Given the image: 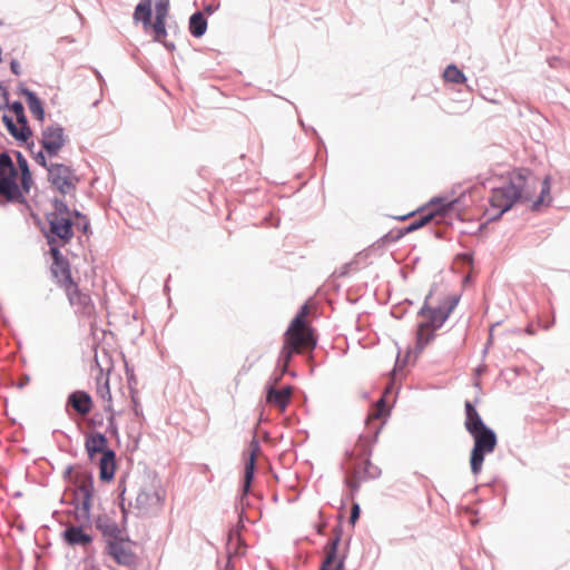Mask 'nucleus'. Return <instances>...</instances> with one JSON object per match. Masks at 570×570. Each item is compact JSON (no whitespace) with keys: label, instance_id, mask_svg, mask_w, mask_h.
<instances>
[{"label":"nucleus","instance_id":"obj_29","mask_svg":"<svg viewBox=\"0 0 570 570\" xmlns=\"http://www.w3.org/2000/svg\"><path fill=\"white\" fill-rule=\"evenodd\" d=\"M551 184L550 177L546 176L541 181V190L539 197L533 200L531 205V209L533 212H538L542 205L549 206L552 202V197L550 196Z\"/></svg>","mask_w":570,"mask_h":570},{"label":"nucleus","instance_id":"obj_42","mask_svg":"<svg viewBox=\"0 0 570 570\" xmlns=\"http://www.w3.org/2000/svg\"><path fill=\"white\" fill-rule=\"evenodd\" d=\"M13 154L16 156L17 164H18V168H17L18 173L20 171V174H22V173H26V171H30V167H29L28 160L22 155V153L19 151V150H14Z\"/></svg>","mask_w":570,"mask_h":570},{"label":"nucleus","instance_id":"obj_7","mask_svg":"<svg viewBox=\"0 0 570 570\" xmlns=\"http://www.w3.org/2000/svg\"><path fill=\"white\" fill-rule=\"evenodd\" d=\"M94 493V474L86 472L81 475V481L73 491L72 499L69 502L77 510L76 520L78 522H90Z\"/></svg>","mask_w":570,"mask_h":570},{"label":"nucleus","instance_id":"obj_1","mask_svg":"<svg viewBox=\"0 0 570 570\" xmlns=\"http://www.w3.org/2000/svg\"><path fill=\"white\" fill-rule=\"evenodd\" d=\"M538 183L539 179L528 168H517L509 173L508 181L503 186L491 189L490 207L485 210L488 220L500 219L519 200H532Z\"/></svg>","mask_w":570,"mask_h":570},{"label":"nucleus","instance_id":"obj_53","mask_svg":"<svg viewBox=\"0 0 570 570\" xmlns=\"http://www.w3.org/2000/svg\"><path fill=\"white\" fill-rule=\"evenodd\" d=\"M377 403H380L382 405V409L377 410L376 413L374 414L375 419L380 417V416H383L385 414L389 413V411L386 410V405H385V400L384 397H380V400L377 401Z\"/></svg>","mask_w":570,"mask_h":570},{"label":"nucleus","instance_id":"obj_27","mask_svg":"<svg viewBox=\"0 0 570 570\" xmlns=\"http://www.w3.org/2000/svg\"><path fill=\"white\" fill-rule=\"evenodd\" d=\"M246 546L239 533V529H229L227 535V553L229 559L233 556H243L245 553Z\"/></svg>","mask_w":570,"mask_h":570},{"label":"nucleus","instance_id":"obj_36","mask_svg":"<svg viewBox=\"0 0 570 570\" xmlns=\"http://www.w3.org/2000/svg\"><path fill=\"white\" fill-rule=\"evenodd\" d=\"M53 210L47 214H56L58 217H71V210L62 198L55 197L51 199Z\"/></svg>","mask_w":570,"mask_h":570},{"label":"nucleus","instance_id":"obj_52","mask_svg":"<svg viewBox=\"0 0 570 570\" xmlns=\"http://www.w3.org/2000/svg\"><path fill=\"white\" fill-rule=\"evenodd\" d=\"M17 90H18V94L22 95L26 98V100L29 99L30 95H36L35 91L30 90L23 83H19Z\"/></svg>","mask_w":570,"mask_h":570},{"label":"nucleus","instance_id":"obj_10","mask_svg":"<svg viewBox=\"0 0 570 570\" xmlns=\"http://www.w3.org/2000/svg\"><path fill=\"white\" fill-rule=\"evenodd\" d=\"M306 314L307 306L303 305L295 317L291 321V324L285 332V336L303 340L307 342V346L309 348H315L317 338L314 330L312 327H307L306 330L303 328L306 325Z\"/></svg>","mask_w":570,"mask_h":570},{"label":"nucleus","instance_id":"obj_17","mask_svg":"<svg viewBox=\"0 0 570 570\" xmlns=\"http://www.w3.org/2000/svg\"><path fill=\"white\" fill-rule=\"evenodd\" d=\"M94 406L92 397L90 394L82 390L71 392L66 401V411L72 409L78 415H88Z\"/></svg>","mask_w":570,"mask_h":570},{"label":"nucleus","instance_id":"obj_57","mask_svg":"<svg viewBox=\"0 0 570 570\" xmlns=\"http://www.w3.org/2000/svg\"><path fill=\"white\" fill-rule=\"evenodd\" d=\"M131 401L134 403L132 410H134L135 415L136 416L142 415V412H141V409H140V405H139L137 399L135 396H132Z\"/></svg>","mask_w":570,"mask_h":570},{"label":"nucleus","instance_id":"obj_2","mask_svg":"<svg viewBox=\"0 0 570 570\" xmlns=\"http://www.w3.org/2000/svg\"><path fill=\"white\" fill-rule=\"evenodd\" d=\"M85 448L90 462L99 459V479L102 482H110L115 478L117 461L116 452L108 446V439L105 433L92 432L86 436Z\"/></svg>","mask_w":570,"mask_h":570},{"label":"nucleus","instance_id":"obj_54","mask_svg":"<svg viewBox=\"0 0 570 570\" xmlns=\"http://www.w3.org/2000/svg\"><path fill=\"white\" fill-rule=\"evenodd\" d=\"M10 69H11V72L13 75H16V76H20L21 75V66H20L18 60H16V59L11 60Z\"/></svg>","mask_w":570,"mask_h":570},{"label":"nucleus","instance_id":"obj_35","mask_svg":"<svg viewBox=\"0 0 570 570\" xmlns=\"http://www.w3.org/2000/svg\"><path fill=\"white\" fill-rule=\"evenodd\" d=\"M362 481L364 480L361 469L354 466L351 475L345 479V484L346 487L350 488L352 494H355L356 492H358Z\"/></svg>","mask_w":570,"mask_h":570},{"label":"nucleus","instance_id":"obj_15","mask_svg":"<svg viewBox=\"0 0 570 570\" xmlns=\"http://www.w3.org/2000/svg\"><path fill=\"white\" fill-rule=\"evenodd\" d=\"M27 202L22 195L21 187L17 179L3 177L0 179V206L8 204H24Z\"/></svg>","mask_w":570,"mask_h":570},{"label":"nucleus","instance_id":"obj_49","mask_svg":"<svg viewBox=\"0 0 570 570\" xmlns=\"http://www.w3.org/2000/svg\"><path fill=\"white\" fill-rule=\"evenodd\" d=\"M245 520H247V517L245 512V507H243V509H240V512L238 513V522L232 529H239V533H242V530L245 528Z\"/></svg>","mask_w":570,"mask_h":570},{"label":"nucleus","instance_id":"obj_51","mask_svg":"<svg viewBox=\"0 0 570 570\" xmlns=\"http://www.w3.org/2000/svg\"><path fill=\"white\" fill-rule=\"evenodd\" d=\"M401 238L402 237H395V230H391L387 234H385L384 236H382L381 240H382V243L386 244V243H395V242L400 240Z\"/></svg>","mask_w":570,"mask_h":570},{"label":"nucleus","instance_id":"obj_64","mask_svg":"<svg viewBox=\"0 0 570 570\" xmlns=\"http://www.w3.org/2000/svg\"><path fill=\"white\" fill-rule=\"evenodd\" d=\"M72 470H73V466L72 465H68L63 472V478L65 479H69L71 476V473H72Z\"/></svg>","mask_w":570,"mask_h":570},{"label":"nucleus","instance_id":"obj_61","mask_svg":"<svg viewBox=\"0 0 570 570\" xmlns=\"http://www.w3.org/2000/svg\"><path fill=\"white\" fill-rule=\"evenodd\" d=\"M351 267H352V263H347V264L343 265L338 275L346 276L348 274Z\"/></svg>","mask_w":570,"mask_h":570},{"label":"nucleus","instance_id":"obj_22","mask_svg":"<svg viewBox=\"0 0 570 570\" xmlns=\"http://www.w3.org/2000/svg\"><path fill=\"white\" fill-rule=\"evenodd\" d=\"M325 558L318 570H344L347 552L338 557V547L326 543L324 547Z\"/></svg>","mask_w":570,"mask_h":570},{"label":"nucleus","instance_id":"obj_21","mask_svg":"<svg viewBox=\"0 0 570 570\" xmlns=\"http://www.w3.org/2000/svg\"><path fill=\"white\" fill-rule=\"evenodd\" d=\"M249 446L250 452L245 461L244 469V494L250 492L252 482L254 480L256 471L257 453L261 450L259 442L255 436L252 439Z\"/></svg>","mask_w":570,"mask_h":570},{"label":"nucleus","instance_id":"obj_20","mask_svg":"<svg viewBox=\"0 0 570 570\" xmlns=\"http://www.w3.org/2000/svg\"><path fill=\"white\" fill-rule=\"evenodd\" d=\"M94 523L96 529L100 531V533L105 538L106 542L108 540H115L124 535L118 523L106 513L98 514L95 518Z\"/></svg>","mask_w":570,"mask_h":570},{"label":"nucleus","instance_id":"obj_19","mask_svg":"<svg viewBox=\"0 0 570 570\" xmlns=\"http://www.w3.org/2000/svg\"><path fill=\"white\" fill-rule=\"evenodd\" d=\"M293 386L286 385L282 389H276L272 384L266 385V402L275 405L281 411H285L291 402Z\"/></svg>","mask_w":570,"mask_h":570},{"label":"nucleus","instance_id":"obj_26","mask_svg":"<svg viewBox=\"0 0 570 570\" xmlns=\"http://www.w3.org/2000/svg\"><path fill=\"white\" fill-rule=\"evenodd\" d=\"M464 407H465L464 426H465V430L469 432V434L488 426L484 423V421L482 420L481 415L476 411L475 405L472 402L465 401Z\"/></svg>","mask_w":570,"mask_h":570},{"label":"nucleus","instance_id":"obj_28","mask_svg":"<svg viewBox=\"0 0 570 570\" xmlns=\"http://www.w3.org/2000/svg\"><path fill=\"white\" fill-rule=\"evenodd\" d=\"M207 19L202 11H196L189 17V32L195 38H202L207 31Z\"/></svg>","mask_w":570,"mask_h":570},{"label":"nucleus","instance_id":"obj_5","mask_svg":"<svg viewBox=\"0 0 570 570\" xmlns=\"http://www.w3.org/2000/svg\"><path fill=\"white\" fill-rule=\"evenodd\" d=\"M431 204L433 205V207L428 213L420 215L407 226L395 229V237H404L406 234H410L426 226L434 219L436 220L438 224L441 222H445L449 214L458 208V205L460 204V198H455L450 202H443V199L441 198H435L431 200Z\"/></svg>","mask_w":570,"mask_h":570},{"label":"nucleus","instance_id":"obj_34","mask_svg":"<svg viewBox=\"0 0 570 570\" xmlns=\"http://www.w3.org/2000/svg\"><path fill=\"white\" fill-rule=\"evenodd\" d=\"M443 78L453 83H464L466 81L465 75L455 65H449L445 68Z\"/></svg>","mask_w":570,"mask_h":570},{"label":"nucleus","instance_id":"obj_6","mask_svg":"<svg viewBox=\"0 0 570 570\" xmlns=\"http://www.w3.org/2000/svg\"><path fill=\"white\" fill-rule=\"evenodd\" d=\"M474 444L470 455V466L473 475H478L483 465L487 454L494 451L498 444L497 433L490 426H485L470 434Z\"/></svg>","mask_w":570,"mask_h":570},{"label":"nucleus","instance_id":"obj_59","mask_svg":"<svg viewBox=\"0 0 570 570\" xmlns=\"http://www.w3.org/2000/svg\"><path fill=\"white\" fill-rule=\"evenodd\" d=\"M126 375H127L129 385H131L132 382L136 383L134 370L129 368L128 363H126Z\"/></svg>","mask_w":570,"mask_h":570},{"label":"nucleus","instance_id":"obj_58","mask_svg":"<svg viewBox=\"0 0 570 570\" xmlns=\"http://www.w3.org/2000/svg\"><path fill=\"white\" fill-rule=\"evenodd\" d=\"M30 382V376L28 374H24L21 376V379L17 383L18 389L24 387Z\"/></svg>","mask_w":570,"mask_h":570},{"label":"nucleus","instance_id":"obj_45","mask_svg":"<svg viewBox=\"0 0 570 570\" xmlns=\"http://www.w3.org/2000/svg\"><path fill=\"white\" fill-rule=\"evenodd\" d=\"M343 535V529L341 524H337L333 529V537L327 541L330 544H334L336 547H340L341 540Z\"/></svg>","mask_w":570,"mask_h":570},{"label":"nucleus","instance_id":"obj_62","mask_svg":"<svg viewBox=\"0 0 570 570\" xmlns=\"http://www.w3.org/2000/svg\"><path fill=\"white\" fill-rule=\"evenodd\" d=\"M90 424L95 428V426H100L102 425V416L100 415L99 417H97V415H95L91 420H90Z\"/></svg>","mask_w":570,"mask_h":570},{"label":"nucleus","instance_id":"obj_16","mask_svg":"<svg viewBox=\"0 0 570 570\" xmlns=\"http://www.w3.org/2000/svg\"><path fill=\"white\" fill-rule=\"evenodd\" d=\"M63 542L70 547H81L85 550L91 546L94 538L87 533L82 525L69 524L61 532Z\"/></svg>","mask_w":570,"mask_h":570},{"label":"nucleus","instance_id":"obj_43","mask_svg":"<svg viewBox=\"0 0 570 570\" xmlns=\"http://www.w3.org/2000/svg\"><path fill=\"white\" fill-rule=\"evenodd\" d=\"M109 415L107 416V432L111 435L117 436L118 435V425L115 417V412L111 409V412H107Z\"/></svg>","mask_w":570,"mask_h":570},{"label":"nucleus","instance_id":"obj_40","mask_svg":"<svg viewBox=\"0 0 570 570\" xmlns=\"http://www.w3.org/2000/svg\"><path fill=\"white\" fill-rule=\"evenodd\" d=\"M460 302V295H450L448 296L442 305H440L443 308V312H449V316L454 311V308L458 306Z\"/></svg>","mask_w":570,"mask_h":570},{"label":"nucleus","instance_id":"obj_46","mask_svg":"<svg viewBox=\"0 0 570 570\" xmlns=\"http://www.w3.org/2000/svg\"><path fill=\"white\" fill-rule=\"evenodd\" d=\"M118 489L120 490V492H119V500H120L119 505H120V510H121V513H122V518H124V520H126L127 519V514H128V510L125 507L126 487L122 485L121 481L119 482Z\"/></svg>","mask_w":570,"mask_h":570},{"label":"nucleus","instance_id":"obj_25","mask_svg":"<svg viewBox=\"0 0 570 570\" xmlns=\"http://www.w3.org/2000/svg\"><path fill=\"white\" fill-rule=\"evenodd\" d=\"M163 497L158 491H149L146 488H141L137 493L135 508L140 511H147L151 507L159 505Z\"/></svg>","mask_w":570,"mask_h":570},{"label":"nucleus","instance_id":"obj_56","mask_svg":"<svg viewBox=\"0 0 570 570\" xmlns=\"http://www.w3.org/2000/svg\"><path fill=\"white\" fill-rule=\"evenodd\" d=\"M288 365L289 364H285V363H278L277 362V367L276 370L278 371V373L284 376L285 374L289 373V370H288Z\"/></svg>","mask_w":570,"mask_h":570},{"label":"nucleus","instance_id":"obj_50","mask_svg":"<svg viewBox=\"0 0 570 570\" xmlns=\"http://www.w3.org/2000/svg\"><path fill=\"white\" fill-rule=\"evenodd\" d=\"M497 324L492 325L490 327V331H489V338H488V342L485 343L483 350H482V356L485 357V355L488 354L489 352V348L491 347V345L493 344V328Z\"/></svg>","mask_w":570,"mask_h":570},{"label":"nucleus","instance_id":"obj_9","mask_svg":"<svg viewBox=\"0 0 570 570\" xmlns=\"http://www.w3.org/2000/svg\"><path fill=\"white\" fill-rule=\"evenodd\" d=\"M49 254L52 258V263L50 266V274L55 283L60 288L70 287L72 283H75L71 275V267L68 258L61 253L60 248L52 247L49 248Z\"/></svg>","mask_w":570,"mask_h":570},{"label":"nucleus","instance_id":"obj_33","mask_svg":"<svg viewBox=\"0 0 570 570\" xmlns=\"http://www.w3.org/2000/svg\"><path fill=\"white\" fill-rule=\"evenodd\" d=\"M26 101H27L30 112L35 116V118L39 121H43L46 112H45L43 104H42L41 99L37 96V94L30 95L29 99Z\"/></svg>","mask_w":570,"mask_h":570},{"label":"nucleus","instance_id":"obj_55","mask_svg":"<svg viewBox=\"0 0 570 570\" xmlns=\"http://www.w3.org/2000/svg\"><path fill=\"white\" fill-rule=\"evenodd\" d=\"M283 379V376L278 373V371L276 370L269 377V382L268 384H272L275 386V384H278L281 382V380Z\"/></svg>","mask_w":570,"mask_h":570},{"label":"nucleus","instance_id":"obj_31","mask_svg":"<svg viewBox=\"0 0 570 570\" xmlns=\"http://www.w3.org/2000/svg\"><path fill=\"white\" fill-rule=\"evenodd\" d=\"M435 338V331L421 328L417 325L416 336H415V353L420 354L426 347L429 343H431Z\"/></svg>","mask_w":570,"mask_h":570},{"label":"nucleus","instance_id":"obj_39","mask_svg":"<svg viewBox=\"0 0 570 570\" xmlns=\"http://www.w3.org/2000/svg\"><path fill=\"white\" fill-rule=\"evenodd\" d=\"M97 393L102 400H106L108 402L104 407L105 412H111V393L108 380L102 385L98 386Z\"/></svg>","mask_w":570,"mask_h":570},{"label":"nucleus","instance_id":"obj_18","mask_svg":"<svg viewBox=\"0 0 570 570\" xmlns=\"http://www.w3.org/2000/svg\"><path fill=\"white\" fill-rule=\"evenodd\" d=\"M159 0H140L134 11L132 20L135 23H141L145 31L149 30L153 21V3L155 4V13L157 14V2ZM169 7V0H161Z\"/></svg>","mask_w":570,"mask_h":570},{"label":"nucleus","instance_id":"obj_13","mask_svg":"<svg viewBox=\"0 0 570 570\" xmlns=\"http://www.w3.org/2000/svg\"><path fill=\"white\" fill-rule=\"evenodd\" d=\"M430 293L425 301L431 296ZM417 315L426 317L428 320L424 322L419 323L421 328H428V330H439L443 326V324L449 318V312H443V308L441 306L438 307H430L428 305V302H424L423 306L420 308Z\"/></svg>","mask_w":570,"mask_h":570},{"label":"nucleus","instance_id":"obj_63","mask_svg":"<svg viewBox=\"0 0 570 570\" xmlns=\"http://www.w3.org/2000/svg\"><path fill=\"white\" fill-rule=\"evenodd\" d=\"M164 45V47L169 50V51H174L176 46L174 42H169V41H165V39L163 40L161 42Z\"/></svg>","mask_w":570,"mask_h":570},{"label":"nucleus","instance_id":"obj_12","mask_svg":"<svg viewBox=\"0 0 570 570\" xmlns=\"http://www.w3.org/2000/svg\"><path fill=\"white\" fill-rule=\"evenodd\" d=\"M67 137L65 129L59 124H52L43 128L41 146L49 157H55L65 146Z\"/></svg>","mask_w":570,"mask_h":570},{"label":"nucleus","instance_id":"obj_47","mask_svg":"<svg viewBox=\"0 0 570 570\" xmlns=\"http://www.w3.org/2000/svg\"><path fill=\"white\" fill-rule=\"evenodd\" d=\"M45 153L46 151L43 150H39L37 154H35L33 159L39 166L46 168L49 173L50 163L47 161Z\"/></svg>","mask_w":570,"mask_h":570},{"label":"nucleus","instance_id":"obj_60","mask_svg":"<svg viewBox=\"0 0 570 570\" xmlns=\"http://www.w3.org/2000/svg\"><path fill=\"white\" fill-rule=\"evenodd\" d=\"M126 375H127L129 385H131L132 382L136 383L134 370L129 368L128 363H126Z\"/></svg>","mask_w":570,"mask_h":570},{"label":"nucleus","instance_id":"obj_11","mask_svg":"<svg viewBox=\"0 0 570 570\" xmlns=\"http://www.w3.org/2000/svg\"><path fill=\"white\" fill-rule=\"evenodd\" d=\"M130 542L128 535H121L115 540H108L106 543V553L110 556L115 562L122 567H130L135 563L136 554L127 547Z\"/></svg>","mask_w":570,"mask_h":570},{"label":"nucleus","instance_id":"obj_44","mask_svg":"<svg viewBox=\"0 0 570 570\" xmlns=\"http://www.w3.org/2000/svg\"><path fill=\"white\" fill-rule=\"evenodd\" d=\"M248 494L249 493L244 494V483H243L240 494L237 497L236 502H235V510L237 511V513L240 512V509H243V507H245V509H246L249 505V503L247 501Z\"/></svg>","mask_w":570,"mask_h":570},{"label":"nucleus","instance_id":"obj_8","mask_svg":"<svg viewBox=\"0 0 570 570\" xmlns=\"http://www.w3.org/2000/svg\"><path fill=\"white\" fill-rule=\"evenodd\" d=\"M48 181L51 183L61 195H67L76 190L79 178L76 176L72 167L60 163H50Z\"/></svg>","mask_w":570,"mask_h":570},{"label":"nucleus","instance_id":"obj_24","mask_svg":"<svg viewBox=\"0 0 570 570\" xmlns=\"http://www.w3.org/2000/svg\"><path fill=\"white\" fill-rule=\"evenodd\" d=\"M302 350H311L307 342L298 338L285 336L283 347L278 355V363L289 364L293 356Z\"/></svg>","mask_w":570,"mask_h":570},{"label":"nucleus","instance_id":"obj_37","mask_svg":"<svg viewBox=\"0 0 570 570\" xmlns=\"http://www.w3.org/2000/svg\"><path fill=\"white\" fill-rule=\"evenodd\" d=\"M0 90H1L2 98L4 100L6 108H8L14 115L21 114L24 111L23 104L20 100H14L12 102L9 101V92L2 83H0Z\"/></svg>","mask_w":570,"mask_h":570},{"label":"nucleus","instance_id":"obj_32","mask_svg":"<svg viewBox=\"0 0 570 570\" xmlns=\"http://www.w3.org/2000/svg\"><path fill=\"white\" fill-rule=\"evenodd\" d=\"M2 122L4 127L7 128L8 132L18 141L21 144H27L26 141V130H20L17 122H14L13 118L7 114L2 115Z\"/></svg>","mask_w":570,"mask_h":570},{"label":"nucleus","instance_id":"obj_14","mask_svg":"<svg viewBox=\"0 0 570 570\" xmlns=\"http://www.w3.org/2000/svg\"><path fill=\"white\" fill-rule=\"evenodd\" d=\"M68 301L71 306L76 307V312L82 315H91L95 311V306L92 304L91 297L89 294L80 291L78 284L75 282L66 288H63Z\"/></svg>","mask_w":570,"mask_h":570},{"label":"nucleus","instance_id":"obj_30","mask_svg":"<svg viewBox=\"0 0 570 570\" xmlns=\"http://www.w3.org/2000/svg\"><path fill=\"white\" fill-rule=\"evenodd\" d=\"M3 177L18 179V169L8 151L0 153V179Z\"/></svg>","mask_w":570,"mask_h":570},{"label":"nucleus","instance_id":"obj_48","mask_svg":"<svg viewBox=\"0 0 570 570\" xmlns=\"http://www.w3.org/2000/svg\"><path fill=\"white\" fill-rule=\"evenodd\" d=\"M360 514H361V508H360V504L358 503H353L352 508H351V513H350V518H348V521L352 525H355L356 521L358 520L360 518Z\"/></svg>","mask_w":570,"mask_h":570},{"label":"nucleus","instance_id":"obj_3","mask_svg":"<svg viewBox=\"0 0 570 570\" xmlns=\"http://www.w3.org/2000/svg\"><path fill=\"white\" fill-rule=\"evenodd\" d=\"M381 429L382 425L376 428L373 435L361 434L355 448L345 452L347 460L353 462L354 466L361 469L363 480L377 479L381 475V469L372 464L370 460L372 454V444L376 442Z\"/></svg>","mask_w":570,"mask_h":570},{"label":"nucleus","instance_id":"obj_4","mask_svg":"<svg viewBox=\"0 0 570 570\" xmlns=\"http://www.w3.org/2000/svg\"><path fill=\"white\" fill-rule=\"evenodd\" d=\"M46 222L48 226H45L38 218L37 225L40 226L49 248H61L73 238L75 223L71 217H58L56 214H46Z\"/></svg>","mask_w":570,"mask_h":570},{"label":"nucleus","instance_id":"obj_23","mask_svg":"<svg viewBox=\"0 0 570 570\" xmlns=\"http://www.w3.org/2000/svg\"><path fill=\"white\" fill-rule=\"evenodd\" d=\"M168 11L169 7L159 0L157 2V16H155V20L151 21V26H149V30L151 29L154 32L153 39L156 42H163L167 36L166 18L168 16Z\"/></svg>","mask_w":570,"mask_h":570},{"label":"nucleus","instance_id":"obj_41","mask_svg":"<svg viewBox=\"0 0 570 570\" xmlns=\"http://www.w3.org/2000/svg\"><path fill=\"white\" fill-rule=\"evenodd\" d=\"M32 174L30 171H26L20 174V184L22 195L28 194L30 191L31 185H32Z\"/></svg>","mask_w":570,"mask_h":570},{"label":"nucleus","instance_id":"obj_38","mask_svg":"<svg viewBox=\"0 0 570 570\" xmlns=\"http://www.w3.org/2000/svg\"><path fill=\"white\" fill-rule=\"evenodd\" d=\"M16 118H17V125L18 127L20 128V130H26L27 134H26V141H29L30 137L32 136V130L28 124V119H27V116H26V112H21V114H17L16 115ZM28 144V147L31 149L33 146H35V142L31 141V142H27Z\"/></svg>","mask_w":570,"mask_h":570}]
</instances>
